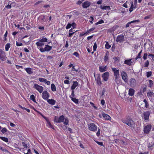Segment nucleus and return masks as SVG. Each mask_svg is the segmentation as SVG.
Returning a JSON list of instances; mask_svg holds the SVG:
<instances>
[{"instance_id":"38","label":"nucleus","mask_w":154,"mask_h":154,"mask_svg":"<svg viewBox=\"0 0 154 154\" xmlns=\"http://www.w3.org/2000/svg\"><path fill=\"white\" fill-rule=\"evenodd\" d=\"M0 139L5 142H7L8 141V139L7 138L5 137L0 136Z\"/></svg>"},{"instance_id":"43","label":"nucleus","mask_w":154,"mask_h":154,"mask_svg":"<svg viewBox=\"0 0 154 154\" xmlns=\"http://www.w3.org/2000/svg\"><path fill=\"white\" fill-rule=\"evenodd\" d=\"M105 48L107 49L111 47V45H109L108 42H106L105 45Z\"/></svg>"},{"instance_id":"50","label":"nucleus","mask_w":154,"mask_h":154,"mask_svg":"<svg viewBox=\"0 0 154 154\" xmlns=\"http://www.w3.org/2000/svg\"><path fill=\"white\" fill-rule=\"evenodd\" d=\"M149 65V62L148 60L146 61L144 63V67H147Z\"/></svg>"},{"instance_id":"36","label":"nucleus","mask_w":154,"mask_h":154,"mask_svg":"<svg viewBox=\"0 0 154 154\" xmlns=\"http://www.w3.org/2000/svg\"><path fill=\"white\" fill-rule=\"evenodd\" d=\"M154 146V144L153 143H149L148 144V147L150 149H152V148Z\"/></svg>"},{"instance_id":"42","label":"nucleus","mask_w":154,"mask_h":154,"mask_svg":"<svg viewBox=\"0 0 154 154\" xmlns=\"http://www.w3.org/2000/svg\"><path fill=\"white\" fill-rule=\"evenodd\" d=\"M142 50H141L140 51L139 53L137 56L136 57L135 59L136 60H137V59L139 58H140L141 57V53L142 52Z\"/></svg>"},{"instance_id":"45","label":"nucleus","mask_w":154,"mask_h":154,"mask_svg":"<svg viewBox=\"0 0 154 154\" xmlns=\"http://www.w3.org/2000/svg\"><path fill=\"white\" fill-rule=\"evenodd\" d=\"M47 125L49 128H54V127L53 126L51 125L50 122L48 121V122H47Z\"/></svg>"},{"instance_id":"17","label":"nucleus","mask_w":154,"mask_h":154,"mask_svg":"<svg viewBox=\"0 0 154 154\" xmlns=\"http://www.w3.org/2000/svg\"><path fill=\"white\" fill-rule=\"evenodd\" d=\"M107 66H100L99 68V70L101 72H102L106 71L107 70Z\"/></svg>"},{"instance_id":"34","label":"nucleus","mask_w":154,"mask_h":154,"mask_svg":"<svg viewBox=\"0 0 154 154\" xmlns=\"http://www.w3.org/2000/svg\"><path fill=\"white\" fill-rule=\"evenodd\" d=\"M51 88L52 91H56V88L55 85L54 84H52L51 85Z\"/></svg>"},{"instance_id":"8","label":"nucleus","mask_w":154,"mask_h":154,"mask_svg":"<svg viewBox=\"0 0 154 154\" xmlns=\"http://www.w3.org/2000/svg\"><path fill=\"white\" fill-rule=\"evenodd\" d=\"M121 76L122 79L126 83L128 82V76L126 72L124 71L121 72Z\"/></svg>"},{"instance_id":"64","label":"nucleus","mask_w":154,"mask_h":154,"mask_svg":"<svg viewBox=\"0 0 154 154\" xmlns=\"http://www.w3.org/2000/svg\"><path fill=\"white\" fill-rule=\"evenodd\" d=\"M45 83L48 85H49L51 84L50 81H47V79L46 80Z\"/></svg>"},{"instance_id":"35","label":"nucleus","mask_w":154,"mask_h":154,"mask_svg":"<svg viewBox=\"0 0 154 154\" xmlns=\"http://www.w3.org/2000/svg\"><path fill=\"white\" fill-rule=\"evenodd\" d=\"M1 131L3 134H4L6 132L8 131V130L5 128H2Z\"/></svg>"},{"instance_id":"28","label":"nucleus","mask_w":154,"mask_h":154,"mask_svg":"<svg viewBox=\"0 0 154 154\" xmlns=\"http://www.w3.org/2000/svg\"><path fill=\"white\" fill-rule=\"evenodd\" d=\"M47 102L50 104L54 105L55 104L56 101L53 99H48Z\"/></svg>"},{"instance_id":"40","label":"nucleus","mask_w":154,"mask_h":154,"mask_svg":"<svg viewBox=\"0 0 154 154\" xmlns=\"http://www.w3.org/2000/svg\"><path fill=\"white\" fill-rule=\"evenodd\" d=\"M95 29V28L94 27H92L90 29L88 30L86 32V33L87 34H88L91 32L92 31L94 30Z\"/></svg>"},{"instance_id":"1","label":"nucleus","mask_w":154,"mask_h":154,"mask_svg":"<svg viewBox=\"0 0 154 154\" xmlns=\"http://www.w3.org/2000/svg\"><path fill=\"white\" fill-rule=\"evenodd\" d=\"M122 121L131 128H134L135 127V122L130 117H127L123 118L122 119Z\"/></svg>"},{"instance_id":"56","label":"nucleus","mask_w":154,"mask_h":154,"mask_svg":"<svg viewBox=\"0 0 154 154\" xmlns=\"http://www.w3.org/2000/svg\"><path fill=\"white\" fill-rule=\"evenodd\" d=\"M73 55L75 56L76 57H79V54L76 52H75L73 54Z\"/></svg>"},{"instance_id":"23","label":"nucleus","mask_w":154,"mask_h":154,"mask_svg":"<svg viewBox=\"0 0 154 154\" xmlns=\"http://www.w3.org/2000/svg\"><path fill=\"white\" fill-rule=\"evenodd\" d=\"M78 85V83L77 81H74L73 85L71 86V89L74 90Z\"/></svg>"},{"instance_id":"3","label":"nucleus","mask_w":154,"mask_h":154,"mask_svg":"<svg viewBox=\"0 0 154 154\" xmlns=\"http://www.w3.org/2000/svg\"><path fill=\"white\" fill-rule=\"evenodd\" d=\"M52 47L51 46H50L48 45H45V47L44 48L42 47V48H38L40 51L43 53L45 51H49L52 49Z\"/></svg>"},{"instance_id":"30","label":"nucleus","mask_w":154,"mask_h":154,"mask_svg":"<svg viewBox=\"0 0 154 154\" xmlns=\"http://www.w3.org/2000/svg\"><path fill=\"white\" fill-rule=\"evenodd\" d=\"M115 81L117 84H119L121 82L120 77H115Z\"/></svg>"},{"instance_id":"39","label":"nucleus","mask_w":154,"mask_h":154,"mask_svg":"<svg viewBox=\"0 0 154 154\" xmlns=\"http://www.w3.org/2000/svg\"><path fill=\"white\" fill-rule=\"evenodd\" d=\"M149 84L148 85L149 87L150 88L152 87L153 84V82L151 80H149Z\"/></svg>"},{"instance_id":"62","label":"nucleus","mask_w":154,"mask_h":154,"mask_svg":"<svg viewBox=\"0 0 154 154\" xmlns=\"http://www.w3.org/2000/svg\"><path fill=\"white\" fill-rule=\"evenodd\" d=\"M100 129L99 128H98V131H97V132L96 133V135L97 136H99L100 135Z\"/></svg>"},{"instance_id":"13","label":"nucleus","mask_w":154,"mask_h":154,"mask_svg":"<svg viewBox=\"0 0 154 154\" xmlns=\"http://www.w3.org/2000/svg\"><path fill=\"white\" fill-rule=\"evenodd\" d=\"M112 69L114 72V76L115 77H119V70L117 69L116 68H112Z\"/></svg>"},{"instance_id":"12","label":"nucleus","mask_w":154,"mask_h":154,"mask_svg":"<svg viewBox=\"0 0 154 154\" xmlns=\"http://www.w3.org/2000/svg\"><path fill=\"white\" fill-rule=\"evenodd\" d=\"M124 41V37L122 35H119L116 38V42L121 43Z\"/></svg>"},{"instance_id":"32","label":"nucleus","mask_w":154,"mask_h":154,"mask_svg":"<svg viewBox=\"0 0 154 154\" xmlns=\"http://www.w3.org/2000/svg\"><path fill=\"white\" fill-rule=\"evenodd\" d=\"M11 47V44L9 43H7L5 46V50L6 51H8L9 48Z\"/></svg>"},{"instance_id":"9","label":"nucleus","mask_w":154,"mask_h":154,"mask_svg":"<svg viewBox=\"0 0 154 154\" xmlns=\"http://www.w3.org/2000/svg\"><path fill=\"white\" fill-rule=\"evenodd\" d=\"M151 126L150 125H148L144 128V132L145 133L148 134L150 131Z\"/></svg>"},{"instance_id":"55","label":"nucleus","mask_w":154,"mask_h":154,"mask_svg":"<svg viewBox=\"0 0 154 154\" xmlns=\"http://www.w3.org/2000/svg\"><path fill=\"white\" fill-rule=\"evenodd\" d=\"M97 48V44L95 43L94 44V45L93 46V50L94 51H95L96 50Z\"/></svg>"},{"instance_id":"10","label":"nucleus","mask_w":154,"mask_h":154,"mask_svg":"<svg viewBox=\"0 0 154 154\" xmlns=\"http://www.w3.org/2000/svg\"><path fill=\"white\" fill-rule=\"evenodd\" d=\"M147 95L149 99H152L154 98V90L149 91L147 93Z\"/></svg>"},{"instance_id":"4","label":"nucleus","mask_w":154,"mask_h":154,"mask_svg":"<svg viewBox=\"0 0 154 154\" xmlns=\"http://www.w3.org/2000/svg\"><path fill=\"white\" fill-rule=\"evenodd\" d=\"M65 119L64 116L62 115L60 117L55 116L54 118V122L57 123H60L63 122Z\"/></svg>"},{"instance_id":"24","label":"nucleus","mask_w":154,"mask_h":154,"mask_svg":"<svg viewBox=\"0 0 154 154\" xmlns=\"http://www.w3.org/2000/svg\"><path fill=\"white\" fill-rule=\"evenodd\" d=\"M96 80L98 85H101V80L100 76L98 75L97 77Z\"/></svg>"},{"instance_id":"41","label":"nucleus","mask_w":154,"mask_h":154,"mask_svg":"<svg viewBox=\"0 0 154 154\" xmlns=\"http://www.w3.org/2000/svg\"><path fill=\"white\" fill-rule=\"evenodd\" d=\"M30 98L34 102H36V101L35 99V96L33 94H32L30 95Z\"/></svg>"},{"instance_id":"5","label":"nucleus","mask_w":154,"mask_h":154,"mask_svg":"<svg viewBox=\"0 0 154 154\" xmlns=\"http://www.w3.org/2000/svg\"><path fill=\"white\" fill-rule=\"evenodd\" d=\"M7 57L5 52L0 48V59L3 61L6 60Z\"/></svg>"},{"instance_id":"15","label":"nucleus","mask_w":154,"mask_h":154,"mask_svg":"<svg viewBox=\"0 0 154 154\" xmlns=\"http://www.w3.org/2000/svg\"><path fill=\"white\" fill-rule=\"evenodd\" d=\"M143 114L144 120H148L149 119V116L150 114V112L148 111L145 112Z\"/></svg>"},{"instance_id":"19","label":"nucleus","mask_w":154,"mask_h":154,"mask_svg":"<svg viewBox=\"0 0 154 154\" xmlns=\"http://www.w3.org/2000/svg\"><path fill=\"white\" fill-rule=\"evenodd\" d=\"M103 117L105 120H111V118L110 116L108 114L105 113H103L102 114Z\"/></svg>"},{"instance_id":"61","label":"nucleus","mask_w":154,"mask_h":154,"mask_svg":"<svg viewBox=\"0 0 154 154\" xmlns=\"http://www.w3.org/2000/svg\"><path fill=\"white\" fill-rule=\"evenodd\" d=\"M39 29L41 30L42 31H43L45 29L43 26H39L38 27Z\"/></svg>"},{"instance_id":"21","label":"nucleus","mask_w":154,"mask_h":154,"mask_svg":"<svg viewBox=\"0 0 154 154\" xmlns=\"http://www.w3.org/2000/svg\"><path fill=\"white\" fill-rule=\"evenodd\" d=\"M135 91L133 88H130L129 89L128 91V95L130 96H133L134 94Z\"/></svg>"},{"instance_id":"7","label":"nucleus","mask_w":154,"mask_h":154,"mask_svg":"<svg viewBox=\"0 0 154 154\" xmlns=\"http://www.w3.org/2000/svg\"><path fill=\"white\" fill-rule=\"evenodd\" d=\"M50 95L47 91H45L42 93V97L45 100H47L49 97Z\"/></svg>"},{"instance_id":"27","label":"nucleus","mask_w":154,"mask_h":154,"mask_svg":"<svg viewBox=\"0 0 154 154\" xmlns=\"http://www.w3.org/2000/svg\"><path fill=\"white\" fill-rule=\"evenodd\" d=\"M139 21V20H134L132 21L131 22H128L126 25V27H128L130 25L131 23H138Z\"/></svg>"},{"instance_id":"59","label":"nucleus","mask_w":154,"mask_h":154,"mask_svg":"<svg viewBox=\"0 0 154 154\" xmlns=\"http://www.w3.org/2000/svg\"><path fill=\"white\" fill-rule=\"evenodd\" d=\"M101 104L102 106H104L105 102L104 100H102L101 101Z\"/></svg>"},{"instance_id":"57","label":"nucleus","mask_w":154,"mask_h":154,"mask_svg":"<svg viewBox=\"0 0 154 154\" xmlns=\"http://www.w3.org/2000/svg\"><path fill=\"white\" fill-rule=\"evenodd\" d=\"M22 144L23 145V147L25 148H27V146L26 144L24 142H22Z\"/></svg>"},{"instance_id":"52","label":"nucleus","mask_w":154,"mask_h":154,"mask_svg":"<svg viewBox=\"0 0 154 154\" xmlns=\"http://www.w3.org/2000/svg\"><path fill=\"white\" fill-rule=\"evenodd\" d=\"M72 25L71 23H69L66 26V29H69L72 26Z\"/></svg>"},{"instance_id":"25","label":"nucleus","mask_w":154,"mask_h":154,"mask_svg":"<svg viewBox=\"0 0 154 154\" xmlns=\"http://www.w3.org/2000/svg\"><path fill=\"white\" fill-rule=\"evenodd\" d=\"M100 8L103 10H109L110 9V7L108 6H102L101 5L100 7Z\"/></svg>"},{"instance_id":"54","label":"nucleus","mask_w":154,"mask_h":154,"mask_svg":"<svg viewBox=\"0 0 154 154\" xmlns=\"http://www.w3.org/2000/svg\"><path fill=\"white\" fill-rule=\"evenodd\" d=\"M147 56H148V54L147 53H145L144 54L143 56V58L144 60H146L147 59Z\"/></svg>"},{"instance_id":"18","label":"nucleus","mask_w":154,"mask_h":154,"mask_svg":"<svg viewBox=\"0 0 154 154\" xmlns=\"http://www.w3.org/2000/svg\"><path fill=\"white\" fill-rule=\"evenodd\" d=\"M133 62L132 61V59H131L125 60L124 61V64L128 66H131Z\"/></svg>"},{"instance_id":"31","label":"nucleus","mask_w":154,"mask_h":154,"mask_svg":"<svg viewBox=\"0 0 154 154\" xmlns=\"http://www.w3.org/2000/svg\"><path fill=\"white\" fill-rule=\"evenodd\" d=\"M39 19L41 21V22L43 23L46 21L45 20V16L44 15H41L39 17Z\"/></svg>"},{"instance_id":"26","label":"nucleus","mask_w":154,"mask_h":154,"mask_svg":"<svg viewBox=\"0 0 154 154\" xmlns=\"http://www.w3.org/2000/svg\"><path fill=\"white\" fill-rule=\"evenodd\" d=\"M136 8V6L133 5V2H132L131 3V7L129 9L130 12H131L134 9H135Z\"/></svg>"},{"instance_id":"22","label":"nucleus","mask_w":154,"mask_h":154,"mask_svg":"<svg viewBox=\"0 0 154 154\" xmlns=\"http://www.w3.org/2000/svg\"><path fill=\"white\" fill-rule=\"evenodd\" d=\"M35 44L37 47V48L38 49V48H41V47L44 45V44L42 42H40L39 41V42H37Z\"/></svg>"},{"instance_id":"48","label":"nucleus","mask_w":154,"mask_h":154,"mask_svg":"<svg viewBox=\"0 0 154 154\" xmlns=\"http://www.w3.org/2000/svg\"><path fill=\"white\" fill-rule=\"evenodd\" d=\"M69 120L67 118H66L65 119L64 122V124L65 125H68V124Z\"/></svg>"},{"instance_id":"47","label":"nucleus","mask_w":154,"mask_h":154,"mask_svg":"<svg viewBox=\"0 0 154 154\" xmlns=\"http://www.w3.org/2000/svg\"><path fill=\"white\" fill-rule=\"evenodd\" d=\"M14 3V2H13L11 3V5L8 4L6 6L5 8L7 9H11V5Z\"/></svg>"},{"instance_id":"33","label":"nucleus","mask_w":154,"mask_h":154,"mask_svg":"<svg viewBox=\"0 0 154 154\" xmlns=\"http://www.w3.org/2000/svg\"><path fill=\"white\" fill-rule=\"evenodd\" d=\"M70 98H71V100L75 103H78V100L75 98H74V97H72V96H70Z\"/></svg>"},{"instance_id":"44","label":"nucleus","mask_w":154,"mask_h":154,"mask_svg":"<svg viewBox=\"0 0 154 154\" xmlns=\"http://www.w3.org/2000/svg\"><path fill=\"white\" fill-rule=\"evenodd\" d=\"M46 79L43 78H39L38 79L39 81L41 82H45Z\"/></svg>"},{"instance_id":"29","label":"nucleus","mask_w":154,"mask_h":154,"mask_svg":"<svg viewBox=\"0 0 154 154\" xmlns=\"http://www.w3.org/2000/svg\"><path fill=\"white\" fill-rule=\"evenodd\" d=\"M25 70L26 72L29 74H31L33 72L32 69L30 68H26L25 69Z\"/></svg>"},{"instance_id":"14","label":"nucleus","mask_w":154,"mask_h":154,"mask_svg":"<svg viewBox=\"0 0 154 154\" xmlns=\"http://www.w3.org/2000/svg\"><path fill=\"white\" fill-rule=\"evenodd\" d=\"M130 85L132 87H134L136 86V81L134 79L131 78L130 79Z\"/></svg>"},{"instance_id":"60","label":"nucleus","mask_w":154,"mask_h":154,"mask_svg":"<svg viewBox=\"0 0 154 154\" xmlns=\"http://www.w3.org/2000/svg\"><path fill=\"white\" fill-rule=\"evenodd\" d=\"M90 18H91V20H89L90 22L91 23H93V21L94 20V19L93 17L91 16L90 17Z\"/></svg>"},{"instance_id":"53","label":"nucleus","mask_w":154,"mask_h":154,"mask_svg":"<svg viewBox=\"0 0 154 154\" xmlns=\"http://www.w3.org/2000/svg\"><path fill=\"white\" fill-rule=\"evenodd\" d=\"M16 45L17 46H20L23 45V44L22 43L18 42L17 41L16 42Z\"/></svg>"},{"instance_id":"20","label":"nucleus","mask_w":154,"mask_h":154,"mask_svg":"<svg viewBox=\"0 0 154 154\" xmlns=\"http://www.w3.org/2000/svg\"><path fill=\"white\" fill-rule=\"evenodd\" d=\"M109 53L107 52L106 53L105 56L104 57L103 59L105 63H106L108 62L109 60Z\"/></svg>"},{"instance_id":"46","label":"nucleus","mask_w":154,"mask_h":154,"mask_svg":"<svg viewBox=\"0 0 154 154\" xmlns=\"http://www.w3.org/2000/svg\"><path fill=\"white\" fill-rule=\"evenodd\" d=\"M104 23V21L103 20H99V21H98L96 23H95V25H97L99 24H100L103 23Z\"/></svg>"},{"instance_id":"2","label":"nucleus","mask_w":154,"mask_h":154,"mask_svg":"<svg viewBox=\"0 0 154 154\" xmlns=\"http://www.w3.org/2000/svg\"><path fill=\"white\" fill-rule=\"evenodd\" d=\"M88 128L89 130L93 132L96 131L97 129V126L95 124L93 123L88 124Z\"/></svg>"},{"instance_id":"6","label":"nucleus","mask_w":154,"mask_h":154,"mask_svg":"<svg viewBox=\"0 0 154 154\" xmlns=\"http://www.w3.org/2000/svg\"><path fill=\"white\" fill-rule=\"evenodd\" d=\"M33 88L37 90L40 93H42L43 90V87L37 84H35L33 86Z\"/></svg>"},{"instance_id":"37","label":"nucleus","mask_w":154,"mask_h":154,"mask_svg":"<svg viewBox=\"0 0 154 154\" xmlns=\"http://www.w3.org/2000/svg\"><path fill=\"white\" fill-rule=\"evenodd\" d=\"M39 41L41 42H48V39L46 38H42V39L39 40Z\"/></svg>"},{"instance_id":"11","label":"nucleus","mask_w":154,"mask_h":154,"mask_svg":"<svg viewBox=\"0 0 154 154\" xmlns=\"http://www.w3.org/2000/svg\"><path fill=\"white\" fill-rule=\"evenodd\" d=\"M109 76V72H106L104 73L102 75V77L103 80L105 81H106L108 80Z\"/></svg>"},{"instance_id":"58","label":"nucleus","mask_w":154,"mask_h":154,"mask_svg":"<svg viewBox=\"0 0 154 154\" xmlns=\"http://www.w3.org/2000/svg\"><path fill=\"white\" fill-rule=\"evenodd\" d=\"M72 27L73 28V29H74V28H76V25L75 23H74V22L72 24Z\"/></svg>"},{"instance_id":"49","label":"nucleus","mask_w":154,"mask_h":154,"mask_svg":"<svg viewBox=\"0 0 154 154\" xmlns=\"http://www.w3.org/2000/svg\"><path fill=\"white\" fill-rule=\"evenodd\" d=\"M39 114L43 118H44L46 121V122H48V121H49L48 119L46 117L43 116L41 113L40 112H39Z\"/></svg>"},{"instance_id":"16","label":"nucleus","mask_w":154,"mask_h":154,"mask_svg":"<svg viewBox=\"0 0 154 154\" xmlns=\"http://www.w3.org/2000/svg\"><path fill=\"white\" fill-rule=\"evenodd\" d=\"M91 3L88 1L85 2L82 4V7L83 8H85L89 7L91 5Z\"/></svg>"},{"instance_id":"63","label":"nucleus","mask_w":154,"mask_h":154,"mask_svg":"<svg viewBox=\"0 0 154 154\" xmlns=\"http://www.w3.org/2000/svg\"><path fill=\"white\" fill-rule=\"evenodd\" d=\"M102 2V0H99V1L97 2V4L98 5L101 4Z\"/></svg>"},{"instance_id":"51","label":"nucleus","mask_w":154,"mask_h":154,"mask_svg":"<svg viewBox=\"0 0 154 154\" xmlns=\"http://www.w3.org/2000/svg\"><path fill=\"white\" fill-rule=\"evenodd\" d=\"M152 72H146V76L147 77H149L151 75Z\"/></svg>"}]
</instances>
